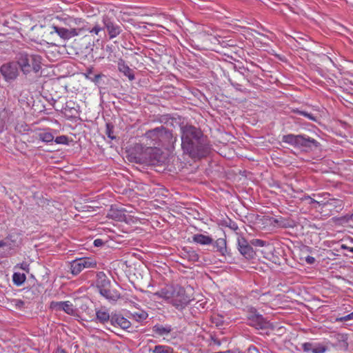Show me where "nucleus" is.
Returning a JSON list of instances; mask_svg holds the SVG:
<instances>
[{"label":"nucleus","mask_w":353,"mask_h":353,"mask_svg":"<svg viewBox=\"0 0 353 353\" xmlns=\"http://www.w3.org/2000/svg\"><path fill=\"white\" fill-rule=\"evenodd\" d=\"M181 149L192 159L205 157L209 151L207 138L201 130L191 125L180 126Z\"/></svg>","instance_id":"f257e3e1"},{"label":"nucleus","mask_w":353,"mask_h":353,"mask_svg":"<svg viewBox=\"0 0 353 353\" xmlns=\"http://www.w3.org/2000/svg\"><path fill=\"white\" fill-rule=\"evenodd\" d=\"M154 296L164 299L178 310H183L191 301L185 289L179 285H168L156 292Z\"/></svg>","instance_id":"f03ea898"},{"label":"nucleus","mask_w":353,"mask_h":353,"mask_svg":"<svg viewBox=\"0 0 353 353\" xmlns=\"http://www.w3.org/2000/svg\"><path fill=\"white\" fill-rule=\"evenodd\" d=\"M145 137L150 141L148 144L154 147L161 146L167 150H173L177 141V137L163 126L147 131Z\"/></svg>","instance_id":"7ed1b4c3"},{"label":"nucleus","mask_w":353,"mask_h":353,"mask_svg":"<svg viewBox=\"0 0 353 353\" xmlns=\"http://www.w3.org/2000/svg\"><path fill=\"white\" fill-rule=\"evenodd\" d=\"M281 140L283 143L304 151L314 150L320 146L316 140L305 134H288L283 135Z\"/></svg>","instance_id":"20e7f679"},{"label":"nucleus","mask_w":353,"mask_h":353,"mask_svg":"<svg viewBox=\"0 0 353 353\" xmlns=\"http://www.w3.org/2000/svg\"><path fill=\"white\" fill-rule=\"evenodd\" d=\"M17 63L24 74L37 72L41 68V58L37 55H21Z\"/></svg>","instance_id":"39448f33"},{"label":"nucleus","mask_w":353,"mask_h":353,"mask_svg":"<svg viewBox=\"0 0 353 353\" xmlns=\"http://www.w3.org/2000/svg\"><path fill=\"white\" fill-rule=\"evenodd\" d=\"M84 30L85 28L83 27L67 28L66 27H60L54 25L50 28V34L53 36L56 34L61 39L68 40L79 35L81 32Z\"/></svg>","instance_id":"423d86ee"},{"label":"nucleus","mask_w":353,"mask_h":353,"mask_svg":"<svg viewBox=\"0 0 353 353\" xmlns=\"http://www.w3.org/2000/svg\"><path fill=\"white\" fill-rule=\"evenodd\" d=\"M96 266L97 262L91 258L76 259L70 263V272L73 275H77L85 268H93Z\"/></svg>","instance_id":"0eeeda50"},{"label":"nucleus","mask_w":353,"mask_h":353,"mask_svg":"<svg viewBox=\"0 0 353 353\" xmlns=\"http://www.w3.org/2000/svg\"><path fill=\"white\" fill-rule=\"evenodd\" d=\"M248 324L256 329H265L268 327V322L263 316L259 314L256 309L251 307L248 314Z\"/></svg>","instance_id":"6e6552de"},{"label":"nucleus","mask_w":353,"mask_h":353,"mask_svg":"<svg viewBox=\"0 0 353 353\" xmlns=\"http://www.w3.org/2000/svg\"><path fill=\"white\" fill-rule=\"evenodd\" d=\"M236 241L237 248L239 252L246 259H251L253 257L254 252L252 246L248 243V241L243 236L236 232Z\"/></svg>","instance_id":"1a4fd4ad"},{"label":"nucleus","mask_w":353,"mask_h":353,"mask_svg":"<svg viewBox=\"0 0 353 353\" xmlns=\"http://www.w3.org/2000/svg\"><path fill=\"white\" fill-rule=\"evenodd\" d=\"M0 72L6 80H13L18 75L19 67L17 63H8L1 65Z\"/></svg>","instance_id":"9d476101"},{"label":"nucleus","mask_w":353,"mask_h":353,"mask_svg":"<svg viewBox=\"0 0 353 353\" xmlns=\"http://www.w3.org/2000/svg\"><path fill=\"white\" fill-rule=\"evenodd\" d=\"M50 308L57 311H64L66 314L70 315L74 314L76 310L72 303L68 301H52L50 303Z\"/></svg>","instance_id":"9b49d317"},{"label":"nucleus","mask_w":353,"mask_h":353,"mask_svg":"<svg viewBox=\"0 0 353 353\" xmlns=\"http://www.w3.org/2000/svg\"><path fill=\"white\" fill-rule=\"evenodd\" d=\"M96 316L92 319L95 323H99L103 325L110 322L111 323L112 314H110L109 310L105 307H101L95 309Z\"/></svg>","instance_id":"f8f14e48"},{"label":"nucleus","mask_w":353,"mask_h":353,"mask_svg":"<svg viewBox=\"0 0 353 353\" xmlns=\"http://www.w3.org/2000/svg\"><path fill=\"white\" fill-rule=\"evenodd\" d=\"M304 201H306L308 204L313 205L314 208H317V206L325 207L327 205L335 206V207H341V201L332 199H329L326 202H323V201H318L314 199L311 198L310 196H305L303 199Z\"/></svg>","instance_id":"ddd939ff"},{"label":"nucleus","mask_w":353,"mask_h":353,"mask_svg":"<svg viewBox=\"0 0 353 353\" xmlns=\"http://www.w3.org/2000/svg\"><path fill=\"white\" fill-rule=\"evenodd\" d=\"M114 327H119L123 330H128L131 327V323L120 314L112 313L111 323Z\"/></svg>","instance_id":"4468645a"},{"label":"nucleus","mask_w":353,"mask_h":353,"mask_svg":"<svg viewBox=\"0 0 353 353\" xmlns=\"http://www.w3.org/2000/svg\"><path fill=\"white\" fill-rule=\"evenodd\" d=\"M58 19L63 25L68 26L70 28H76V26H81L85 22L81 18H75L68 15H63Z\"/></svg>","instance_id":"2eb2a0df"},{"label":"nucleus","mask_w":353,"mask_h":353,"mask_svg":"<svg viewBox=\"0 0 353 353\" xmlns=\"http://www.w3.org/2000/svg\"><path fill=\"white\" fill-rule=\"evenodd\" d=\"M117 67L119 71L126 77L130 81L134 79V74L123 59H119L117 61Z\"/></svg>","instance_id":"dca6fc26"},{"label":"nucleus","mask_w":353,"mask_h":353,"mask_svg":"<svg viewBox=\"0 0 353 353\" xmlns=\"http://www.w3.org/2000/svg\"><path fill=\"white\" fill-rule=\"evenodd\" d=\"M100 294L110 302H116L121 298L120 293L117 290H111L110 287L107 289L101 290Z\"/></svg>","instance_id":"f3484780"},{"label":"nucleus","mask_w":353,"mask_h":353,"mask_svg":"<svg viewBox=\"0 0 353 353\" xmlns=\"http://www.w3.org/2000/svg\"><path fill=\"white\" fill-rule=\"evenodd\" d=\"M104 26L107 29L110 39L117 37L121 32V27L109 20H104Z\"/></svg>","instance_id":"a211bd4d"},{"label":"nucleus","mask_w":353,"mask_h":353,"mask_svg":"<svg viewBox=\"0 0 353 353\" xmlns=\"http://www.w3.org/2000/svg\"><path fill=\"white\" fill-rule=\"evenodd\" d=\"M347 336L345 334H338L336 335V342L334 346L339 350L345 351L348 348Z\"/></svg>","instance_id":"6ab92c4d"},{"label":"nucleus","mask_w":353,"mask_h":353,"mask_svg":"<svg viewBox=\"0 0 353 353\" xmlns=\"http://www.w3.org/2000/svg\"><path fill=\"white\" fill-rule=\"evenodd\" d=\"M172 330L170 325L156 324L152 327V332L159 336H165L169 334Z\"/></svg>","instance_id":"aec40b11"},{"label":"nucleus","mask_w":353,"mask_h":353,"mask_svg":"<svg viewBox=\"0 0 353 353\" xmlns=\"http://www.w3.org/2000/svg\"><path fill=\"white\" fill-rule=\"evenodd\" d=\"M192 241L202 245H210L213 243V239L209 236L202 234H196L192 236Z\"/></svg>","instance_id":"412c9836"},{"label":"nucleus","mask_w":353,"mask_h":353,"mask_svg":"<svg viewBox=\"0 0 353 353\" xmlns=\"http://www.w3.org/2000/svg\"><path fill=\"white\" fill-rule=\"evenodd\" d=\"M110 281L106 277L103 272H99L97 274V286L99 289V291L101 292V290L107 289L108 287H110Z\"/></svg>","instance_id":"4be33fe9"},{"label":"nucleus","mask_w":353,"mask_h":353,"mask_svg":"<svg viewBox=\"0 0 353 353\" xmlns=\"http://www.w3.org/2000/svg\"><path fill=\"white\" fill-rule=\"evenodd\" d=\"M214 246L216 248V251L222 255H225L227 252L226 241L225 239L219 238L214 243Z\"/></svg>","instance_id":"5701e85b"},{"label":"nucleus","mask_w":353,"mask_h":353,"mask_svg":"<svg viewBox=\"0 0 353 353\" xmlns=\"http://www.w3.org/2000/svg\"><path fill=\"white\" fill-rule=\"evenodd\" d=\"M48 90H42L41 94L50 105H54L60 97L57 94V92H55V94L54 95L52 94H48Z\"/></svg>","instance_id":"b1692460"},{"label":"nucleus","mask_w":353,"mask_h":353,"mask_svg":"<svg viewBox=\"0 0 353 353\" xmlns=\"http://www.w3.org/2000/svg\"><path fill=\"white\" fill-rule=\"evenodd\" d=\"M26 279V277L24 274L14 272L12 275L13 283L17 286L21 285L25 282Z\"/></svg>","instance_id":"393cba45"},{"label":"nucleus","mask_w":353,"mask_h":353,"mask_svg":"<svg viewBox=\"0 0 353 353\" xmlns=\"http://www.w3.org/2000/svg\"><path fill=\"white\" fill-rule=\"evenodd\" d=\"M131 316L136 321L141 322L145 320L148 318V314L146 312L142 310L132 313Z\"/></svg>","instance_id":"a878e982"},{"label":"nucleus","mask_w":353,"mask_h":353,"mask_svg":"<svg viewBox=\"0 0 353 353\" xmlns=\"http://www.w3.org/2000/svg\"><path fill=\"white\" fill-rule=\"evenodd\" d=\"M64 114L69 117H76L78 111L75 108L70 107L69 104L67 103L64 108Z\"/></svg>","instance_id":"bb28decb"},{"label":"nucleus","mask_w":353,"mask_h":353,"mask_svg":"<svg viewBox=\"0 0 353 353\" xmlns=\"http://www.w3.org/2000/svg\"><path fill=\"white\" fill-rule=\"evenodd\" d=\"M39 139L43 142L50 143L54 140V136L52 133L43 132L39 134Z\"/></svg>","instance_id":"cd10ccee"},{"label":"nucleus","mask_w":353,"mask_h":353,"mask_svg":"<svg viewBox=\"0 0 353 353\" xmlns=\"http://www.w3.org/2000/svg\"><path fill=\"white\" fill-rule=\"evenodd\" d=\"M187 258L190 261L196 262L199 259V255L192 249L187 252Z\"/></svg>","instance_id":"c85d7f7f"},{"label":"nucleus","mask_w":353,"mask_h":353,"mask_svg":"<svg viewBox=\"0 0 353 353\" xmlns=\"http://www.w3.org/2000/svg\"><path fill=\"white\" fill-rule=\"evenodd\" d=\"M327 347L319 343H315L312 350V353H325L327 351Z\"/></svg>","instance_id":"c756f323"},{"label":"nucleus","mask_w":353,"mask_h":353,"mask_svg":"<svg viewBox=\"0 0 353 353\" xmlns=\"http://www.w3.org/2000/svg\"><path fill=\"white\" fill-rule=\"evenodd\" d=\"M225 225L230 228L232 230L234 231L236 233L238 232L239 226L237 223L234 221L228 219V220L225 221Z\"/></svg>","instance_id":"7c9ffc66"},{"label":"nucleus","mask_w":353,"mask_h":353,"mask_svg":"<svg viewBox=\"0 0 353 353\" xmlns=\"http://www.w3.org/2000/svg\"><path fill=\"white\" fill-rule=\"evenodd\" d=\"M113 129L114 127L112 124L108 123H106V129H105V134L108 136V138L113 140L116 137L113 135Z\"/></svg>","instance_id":"2f4dec72"},{"label":"nucleus","mask_w":353,"mask_h":353,"mask_svg":"<svg viewBox=\"0 0 353 353\" xmlns=\"http://www.w3.org/2000/svg\"><path fill=\"white\" fill-rule=\"evenodd\" d=\"M250 243L252 245L256 247H264L268 244L266 241L259 239H254L250 241Z\"/></svg>","instance_id":"473e14b6"},{"label":"nucleus","mask_w":353,"mask_h":353,"mask_svg":"<svg viewBox=\"0 0 353 353\" xmlns=\"http://www.w3.org/2000/svg\"><path fill=\"white\" fill-rule=\"evenodd\" d=\"M314 346V343H310V342H305L302 344L303 350L305 352H312Z\"/></svg>","instance_id":"72a5a7b5"},{"label":"nucleus","mask_w":353,"mask_h":353,"mask_svg":"<svg viewBox=\"0 0 353 353\" xmlns=\"http://www.w3.org/2000/svg\"><path fill=\"white\" fill-rule=\"evenodd\" d=\"M54 141L58 144H66L68 143V137L64 135L57 137Z\"/></svg>","instance_id":"f704fd0d"},{"label":"nucleus","mask_w":353,"mask_h":353,"mask_svg":"<svg viewBox=\"0 0 353 353\" xmlns=\"http://www.w3.org/2000/svg\"><path fill=\"white\" fill-rule=\"evenodd\" d=\"M103 77H105V76L103 74H95L93 77L90 78L91 80L95 83L96 85H99L100 81Z\"/></svg>","instance_id":"c9c22d12"},{"label":"nucleus","mask_w":353,"mask_h":353,"mask_svg":"<svg viewBox=\"0 0 353 353\" xmlns=\"http://www.w3.org/2000/svg\"><path fill=\"white\" fill-rule=\"evenodd\" d=\"M352 319H353V312L346 316L338 318L337 321L342 322V321H347L352 320Z\"/></svg>","instance_id":"e433bc0d"},{"label":"nucleus","mask_w":353,"mask_h":353,"mask_svg":"<svg viewBox=\"0 0 353 353\" xmlns=\"http://www.w3.org/2000/svg\"><path fill=\"white\" fill-rule=\"evenodd\" d=\"M103 30V28H101L99 25H95L94 27L90 30V33H94L95 34H99V33Z\"/></svg>","instance_id":"4c0bfd02"},{"label":"nucleus","mask_w":353,"mask_h":353,"mask_svg":"<svg viewBox=\"0 0 353 353\" xmlns=\"http://www.w3.org/2000/svg\"><path fill=\"white\" fill-rule=\"evenodd\" d=\"M315 258L312 256H307L305 257V261L307 264L312 265L315 262Z\"/></svg>","instance_id":"58836bf2"},{"label":"nucleus","mask_w":353,"mask_h":353,"mask_svg":"<svg viewBox=\"0 0 353 353\" xmlns=\"http://www.w3.org/2000/svg\"><path fill=\"white\" fill-rule=\"evenodd\" d=\"M93 244L95 247H100L103 244V241L101 239H97L94 241Z\"/></svg>","instance_id":"ea45409f"},{"label":"nucleus","mask_w":353,"mask_h":353,"mask_svg":"<svg viewBox=\"0 0 353 353\" xmlns=\"http://www.w3.org/2000/svg\"><path fill=\"white\" fill-rule=\"evenodd\" d=\"M248 353H260V352H259L258 349L256 347L251 345L248 349Z\"/></svg>","instance_id":"a19ab883"},{"label":"nucleus","mask_w":353,"mask_h":353,"mask_svg":"<svg viewBox=\"0 0 353 353\" xmlns=\"http://www.w3.org/2000/svg\"><path fill=\"white\" fill-rule=\"evenodd\" d=\"M293 112H295V113H297L301 116H303L305 117H307V112H305V111H301V110H299L298 109H296V110H293Z\"/></svg>","instance_id":"79ce46f5"},{"label":"nucleus","mask_w":353,"mask_h":353,"mask_svg":"<svg viewBox=\"0 0 353 353\" xmlns=\"http://www.w3.org/2000/svg\"><path fill=\"white\" fill-rule=\"evenodd\" d=\"M341 248L343 249V250H347L350 252L353 253V248L348 247L346 245L342 244L341 245Z\"/></svg>","instance_id":"37998d69"},{"label":"nucleus","mask_w":353,"mask_h":353,"mask_svg":"<svg viewBox=\"0 0 353 353\" xmlns=\"http://www.w3.org/2000/svg\"><path fill=\"white\" fill-rule=\"evenodd\" d=\"M306 118H307L308 119L311 120V121H316V117H314L312 114L311 113H308L307 114V117Z\"/></svg>","instance_id":"c03bdc74"},{"label":"nucleus","mask_w":353,"mask_h":353,"mask_svg":"<svg viewBox=\"0 0 353 353\" xmlns=\"http://www.w3.org/2000/svg\"><path fill=\"white\" fill-rule=\"evenodd\" d=\"M5 127V121L3 119L0 118V132H1Z\"/></svg>","instance_id":"a18cd8bd"},{"label":"nucleus","mask_w":353,"mask_h":353,"mask_svg":"<svg viewBox=\"0 0 353 353\" xmlns=\"http://www.w3.org/2000/svg\"><path fill=\"white\" fill-rule=\"evenodd\" d=\"M21 268L24 270H28V265L27 263H23L21 264Z\"/></svg>","instance_id":"49530a36"},{"label":"nucleus","mask_w":353,"mask_h":353,"mask_svg":"<svg viewBox=\"0 0 353 353\" xmlns=\"http://www.w3.org/2000/svg\"><path fill=\"white\" fill-rule=\"evenodd\" d=\"M204 32H205L206 34H208V35H210V36H212V35H213V36L214 37V38H216V35H214V34H213V32H214V31H213V30H212V31H210V30H205Z\"/></svg>","instance_id":"de8ad7c7"},{"label":"nucleus","mask_w":353,"mask_h":353,"mask_svg":"<svg viewBox=\"0 0 353 353\" xmlns=\"http://www.w3.org/2000/svg\"><path fill=\"white\" fill-rule=\"evenodd\" d=\"M47 42H48V43H51V44L57 45V44L55 43V42H54L53 41H52L50 39H48V41H47Z\"/></svg>","instance_id":"09e8293b"}]
</instances>
